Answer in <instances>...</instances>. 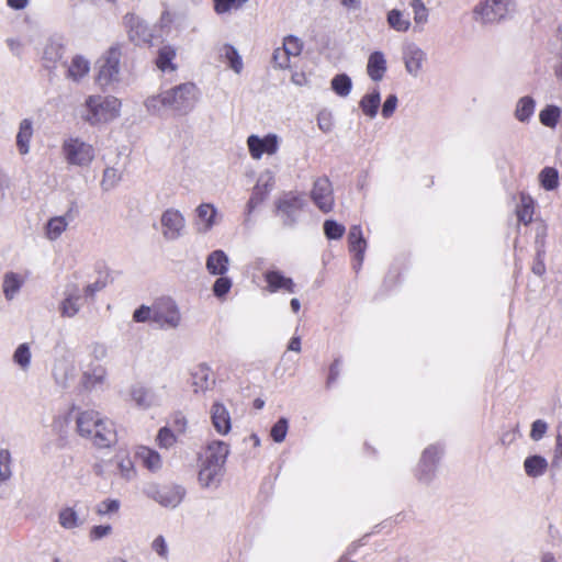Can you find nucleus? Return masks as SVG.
Returning <instances> with one entry per match:
<instances>
[{
	"mask_svg": "<svg viewBox=\"0 0 562 562\" xmlns=\"http://www.w3.org/2000/svg\"><path fill=\"white\" fill-rule=\"evenodd\" d=\"M121 101L113 95H89L85 101L86 113L82 115L91 126L109 123L120 116Z\"/></svg>",
	"mask_w": 562,
	"mask_h": 562,
	"instance_id": "nucleus-1",
	"label": "nucleus"
},
{
	"mask_svg": "<svg viewBox=\"0 0 562 562\" xmlns=\"http://www.w3.org/2000/svg\"><path fill=\"white\" fill-rule=\"evenodd\" d=\"M61 155L67 165L77 168H89L95 159V148L79 136H70L61 143Z\"/></svg>",
	"mask_w": 562,
	"mask_h": 562,
	"instance_id": "nucleus-2",
	"label": "nucleus"
},
{
	"mask_svg": "<svg viewBox=\"0 0 562 562\" xmlns=\"http://www.w3.org/2000/svg\"><path fill=\"white\" fill-rule=\"evenodd\" d=\"M276 215L284 226L293 227L299 223L301 213L306 206V199L303 193L295 191L283 192L274 202Z\"/></svg>",
	"mask_w": 562,
	"mask_h": 562,
	"instance_id": "nucleus-3",
	"label": "nucleus"
},
{
	"mask_svg": "<svg viewBox=\"0 0 562 562\" xmlns=\"http://www.w3.org/2000/svg\"><path fill=\"white\" fill-rule=\"evenodd\" d=\"M122 52L120 46L110 47L105 54L97 61V85L105 89L120 81V64Z\"/></svg>",
	"mask_w": 562,
	"mask_h": 562,
	"instance_id": "nucleus-4",
	"label": "nucleus"
},
{
	"mask_svg": "<svg viewBox=\"0 0 562 562\" xmlns=\"http://www.w3.org/2000/svg\"><path fill=\"white\" fill-rule=\"evenodd\" d=\"M199 94V88L192 82H184L168 89V110L179 115H186L194 109Z\"/></svg>",
	"mask_w": 562,
	"mask_h": 562,
	"instance_id": "nucleus-5",
	"label": "nucleus"
},
{
	"mask_svg": "<svg viewBox=\"0 0 562 562\" xmlns=\"http://www.w3.org/2000/svg\"><path fill=\"white\" fill-rule=\"evenodd\" d=\"M442 454L443 446L440 443H434L424 449L415 469V479L419 484L429 486L435 481Z\"/></svg>",
	"mask_w": 562,
	"mask_h": 562,
	"instance_id": "nucleus-6",
	"label": "nucleus"
},
{
	"mask_svg": "<svg viewBox=\"0 0 562 562\" xmlns=\"http://www.w3.org/2000/svg\"><path fill=\"white\" fill-rule=\"evenodd\" d=\"M154 324L164 330L180 326L181 313L171 297L162 296L154 301Z\"/></svg>",
	"mask_w": 562,
	"mask_h": 562,
	"instance_id": "nucleus-7",
	"label": "nucleus"
},
{
	"mask_svg": "<svg viewBox=\"0 0 562 562\" xmlns=\"http://www.w3.org/2000/svg\"><path fill=\"white\" fill-rule=\"evenodd\" d=\"M187 222L183 214L173 207L165 210L160 216V232L166 241H176L186 233Z\"/></svg>",
	"mask_w": 562,
	"mask_h": 562,
	"instance_id": "nucleus-8",
	"label": "nucleus"
},
{
	"mask_svg": "<svg viewBox=\"0 0 562 562\" xmlns=\"http://www.w3.org/2000/svg\"><path fill=\"white\" fill-rule=\"evenodd\" d=\"M510 0H484L473 10L474 20L484 24L504 19L509 10Z\"/></svg>",
	"mask_w": 562,
	"mask_h": 562,
	"instance_id": "nucleus-9",
	"label": "nucleus"
},
{
	"mask_svg": "<svg viewBox=\"0 0 562 562\" xmlns=\"http://www.w3.org/2000/svg\"><path fill=\"white\" fill-rule=\"evenodd\" d=\"M146 494L167 508L178 507L186 496V490L181 485H151L146 490Z\"/></svg>",
	"mask_w": 562,
	"mask_h": 562,
	"instance_id": "nucleus-10",
	"label": "nucleus"
},
{
	"mask_svg": "<svg viewBox=\"0 0 562 562\" xmlns=\"http://www.w3.org/2000/svg\"><path fill=\"white\" fill-rule=\"evenodd\" d=\"M281 138L274 134L269 133L263 137L256 134H251L247 137V146L250 157L255 160H259L262 156H272L278 153L280 148Z\"/></svg>",
	"mask_w": 562,
	"mask_h": 562,
	"instance_id": "nucleus-11",
	"label": "nucleus"
},
{
	"mask_svg": "<svg viewBox=\"0 0 562 562\" xmlns=\"http://www.w3.org/2000/svg\"><path fill=\"white\" fill-rule=\"evenodd\" d=\"M402 59L406 72L416 78L423 71L427 55L415 42L406 41L402 45Z\"/></svg>",
	"mask_w": 562,
	"mask_h": 562,
	"instance_id": "nucleus-12",
	"label": "nucleus"
},
{
	"mask_svg": "<svg viewBox=\"0 0 562 562\" xmlns=\"http://www.w3.org/2000/svg\"><path fill=\"white\" fill-rule=\"evenodd\" d=\"M128 38L136 45L150 44L154 37L150 26L134 13H127L123 18Z\"/></svg>",
	"mask_w": 562,
	"mask_h": 562,
	"instance_id": "nucleus-13",
	"label": "nucleus"
},
{
	"mask_svg": "<svg viewBox=\"0 0 562 562\" xmlns=\"http://www.w3.org/2000/svg\"><path fill=\"white\" fill-rule=\"evenodd\" d=\"M311 199L322 212L328 213L333 210L335 200L333 186L328 178L321 177L314 181Z\"/></svg>",
	"mask_w": 562,
	"mask_h": 562,
	"instance_id": "nucleus-14",
	"label": "nucleus"
},
{
	"mask_svg": "<svg viewBox=\"0 0 562 562\" xmlns=\"http://www.w3.org/2000/svg\"><path fill=\"white\" fill-rule=\"evenodd\" d=\"M76 215L77 206L72 203L64 215L50 217L44 227L45 237L50 241L59 239Z\"/></svg>",
	"mask_w": 562,
	"mask_h": 562,
	"instance_id": "nucleus-15",
	"label": "nucleus"
},
{
	"mask_svg": "<svg viewBox=\"0 0 562 562\" xmlns=\"http://www.w3.org/2000/svg\"><path fill=\"white\" fill-rule=\"evenodd\" d=\"M82 306V291L77 284H69L64 291V299L59 303V313L63 317H75Z\"/></svg>",
	"mask_w": 562,
	"mask_h": 562,
	"instance_id": "nucleus-16",
	"label": "nucleus"
},
{
	"mask_svg": "<svg viewBox=\"0 0 562 562\" xmlns=\"http://www.w3.org/2000/svg\"><path fill=\"white\" fill-rule=\"evenodd\" d=\"M130 396L140 409H149L161 404V398L154 389L139 383L131 386Z\"/></svg>",
	"mask_w": 562,
	"mask_h": 562,
	"instance_id": "nucleus-17",
	"label": "nucleus"
},
{
	"mask_svg": "<svg viewBox=\"0 0 562 562\" xmlns=\"http://www.w3.org/2000/svg\"><path fill=\"white\" fill-rule=\"evenodd\" d=\"M91 432L87 438L99 448H108L116 441V431L113 423L102 416H100V423H98L94 431Z\"/></svg>",
	"mask_w": 562,
	"mask_h": 562,
	"instance_id": "nucleus-18",
	"label": "nucleus"
},
{
	"mask_svg": "<svg viewBox=\"0 0 562 562\" xmlns=\"http://www.w3.org/2000/svg\"><path fill=\"white\" fill-rule=\"evenodd\" d=\"M210 415L215 431L226 436L232 429V418L227 407L221 402H214L210 408Z\"/></svg>",
	"mask_w": 562,
	"mask_h": 562,
	"instance_id": "nucleus-19",
	"label": "nucleus"
},
{
	"mask_svg": "<svg viewBox=\"0 0 562 562\" xmlns=\"http://www.w3.org/2000/svg\"><path fill=\"white\" fill-rule=\"evenodd\" d=\"M215 383L211 368L206 363H200L191 371V386L194 393H204L211 390Z\"/></svg>",
	"mask_w": 562,
	"mask_h": 562,
	"instance_id": "nucleus-20",
	"label": "nucleus"
},
{
	"mask_svg": "<svg viewBox=\"0 0 562 562\" xmlns=\"http://www.w3.org/2000/svg\"><path fill=\"white\" fill-rule=\"evenodd\" d=\"M265 281L267 282V290L270 293L278 291H285L288 293H295L296 285L291 278L285 277L279 270H267L263 274Z\"/></svg>",
	"mask_w": 562,
	"mask_h": 562,
	"instance_id": "nucleus-21",
	"label": "nucleus"
},
{
	"mask_svg": "<svg viewBox=\"0 0 562 562\" xmlns=\"http://www.w3.org/2000/svg\"><path fill=\"white\" fill-rule=\"evenodd\" d=\"M215 52L221 61H224L237 75L243 71L244 63L238 50L231 44H218L215 46Z\"/></svg>",
	"mask_w": 562,
	"mask_h": 562,
	"instance_id": "nucleus-22",
	"label": "nucleus"
},
{
	"mask_svg": "<svg viewBox=\"0 0 562 562\" xmlns=\"http://www.w3.org/2000/svg\"><path fill=\"white\" fill-rule=\"evenodd\" d=\"M273 177L268 173V178L263 181V176L258 179L255 186L251 196L246 205L247 214L250 215L266 199L270 190L272 189Z\"/></svg>",
	"mask_w": 562,
	"mask_h": 562,
	"instance_id": "nucleus-23",
	"label": "nucleus"
},
{
	"mask_svg": "<svg viewBox=\"0 0 562 562\" xmlns=\"http://www.w3.org/2000/svg\"><path fill=\"white\" fill-rule=\"evenodd\" d=\"M229 263L227 254L222 249H216L207 255L205 268L211 276H222L228 272Z\"/></svg>",
	"mask_w": 562,
	"mask_h": 562,
	"instance_id": "nucleus-24",
	"label": "nucleus"
},
{
	"mask_svg": "<svg viewBox=\"0 0 562 562\" xmlns=\"http://www.w3.org/2000/svg\"><path fill=\"white\" fill-rule=\"evenodd\" d=\"M198 223L196 229L199 233H209L216 224L217 209L212 203H201L195 209Z\"/></svg>",
	"mask_w": 562,
	"mask_h": 562,
	"instance_id": "nucleus-25",
	"label": "nucleus"
},
{
	"mask_svg": "<svg viewBox=\"0 0 562 562\" xmlns=\"http://www.w3.org/2000/svg\"><path fill=\"white\" fill-rule=\"evenodd\" d=\"M387 71V61L385 55L381 50L372 52L368 57L367 75L374 81H381Z\"/></svg>",
	"mask_w": 562,
	"mask_h": 562,
	"instance_id": "nucleus-26",
	"label": "nucleus"
},
{
	"mask_svg": "<svg viewBox=\"0 0 562 562\" xmlns=\"http://www.w3.org/2000/svg\"><path fill=\"white\" fill-rule=\"evenodd\" d=\"M136 458L148 471L156 473L162 469L164 460L160 453L147 446H139L135 451Z\"/></svg>",
	"mask_w": 562,
	"mask_h": 562,
	"instance_id": "nucleus-27",
	"label": "nucleus"
},
{
	"mask_svg": "<svg viewBox=\"0 0 562 562\" xmlns=\"http://www.w3.org/2000/svg\"><path fill=\"white\" fill-rule=\"evenodd\" d=\"M224 472V467L202 462L199 471V482L203 487L218 486Z\"/></svg>",
	"mask_w": 562,
	"mask_h": 562,
	"instance_id": "nucleus-28",
	"label": "nucleus"
},
{
	"mask_svg": "<svg viewBox=\"0 0 562 562\" xmlns=\"http://www.w3.org/2000/svg\"><path fill=\"white\" fill-rule=\"evenodd\" d=\"M228 453L229 448L227 443L221 440H213L207 445L205 457L202 462L224 467Z\"/></svg>",
	"mask_w": 562,
	"mask_h": 562,
	"instance_id": "nucleus-29",
	"label": "nucleus"
},
{
	"mask_svg": "<svg viewBox=\"0 0 562 562\" xmlns=\"http://www.w3.org/2000/svg\"><path fill=\"white\" fill-rule=\"evenodd\" d=\"M100 416L99 412L92 409L80 412L76 418L79 435L85 438L91 435V431H94L98 423H100Z\"/></svg>",
	"mask_w": 562,
	"mask_h": 562,
	"instance_id": "nucleus-30",
	"label": "nucleus"
},
{
	"mask_svg": "<svg viewBox=\"0 0 562 562\" xmlns=\"http://www.w3.org/2000/svg\"><path fill=\"white\" fill-rule=\"evenodd\" d=\"M33 134V121L31 119H23L19 124V131L15 137V143L20 155L24 156L30 153V145Z\"/></svg>",
	"mask_w": 562,
	"mask_h": 562,
	"instance_id": "nucleus-31",
	"label": "nucleus"
},
{
	"mask_svg": "<svg viewBox=\"0 0 562 562\" xmlns=\"http://www.w3.org/2000/svg\"><path fill=\"white\" fill-rule=\"evenodd\" d=\"M89 71L90 61L82 55H76L67 67L66 77L74 82H79L89 74Z\"/></svg>",
	"mask_w": 562,
	"mask_h": 562,
	"instance_id": "nucleus-32",
	"label": "nucleus"
},
{
	"mask_svg": "<svg viewBox=\"0 0 562 562\" xmlns=\"http://www.w3.org/2000/svg\"><path fill=\"white\" fill-rule=\"evenodd\" d=\"M536 101L530 95H525L518 99L514 116L520 123H529L535 114Z\"/></svg>",
	"mask_w": 562,
	"mask_h": 562,
	"instance_id": "nucleus-33",
	"label": "nucleus"
},
{
	"mask_svg": "<svg viewBox=\"0 0 562 562\" xmlns=\"http://www.w3.org/2000/svg\"><path fill=\"white\" fill-rule=\"evenodd\" d=\"M177 56V50L171 45H164L158 49L156 66L161 71H175L177 69V65L173 63Z\"/></svg>",
	"mask_w": 562,
	"mask_h": 562,
	"instance_id": "nucleus-34",
	"label": "nucleus"
},
{
	"mask_svg": "<svg viewBox=\"0 0 562 562\" xmlns=\"http://www.w3.org/2000/svg\"><path fill=\"white\" fill-rule=\"evenodd\" d=\"M381 103V94L378 88H373L370 93L364 94L360 102L359 108L370 119H374Z\"/></svg>",
	"mask_w": 562,
	"mask_h": 562,
	"instance_id": "nucleus-35",
	"label": "nucleus"
},
{
	"mask_svg": "<svg viewBox=\"0 0 562 562\" xmlns=\"http://www.w3.org/2000/svg\"><path fill=\"white\" fill-rule=\"evenodd\" d=\"M548 469V461L539 454L529 456L524 461V470L529 477L542 476Z\"/></svg>",
	"mask_w": 562,
	"mask_h": 562,
	"instance_id": "nucleus-36",
	"label": "nucleus"
},
{
	"mask_svg": "<svg viewBox=\"0 0 562 562\" xmlns=\"http://www.w3.org/2000/svg\"><path fill=\"white\" fill-rule=\"evenodd\" d=\"M387 25L400 33H406L411 26V20L407 14L398 9H392L386 14Z\"/></svg>",
	"mask_w": 562,
	"mask_h": 562,
	"instance_id": "nucleus-37",
	"label": "nucleus"
},
{
	"mask_svg": "<svg viewBox=\"0 0 562 562\" xmlns=\"http://www.w3.org/2000/svg\"><path fill=\"white\" fill-rule=\"evenodd\" d=\"M58 522L64 529L71 530L81 527L85 520L74 507L67 506L59 510Z\"/></svg>",
	"mask_w": 562,
	"mask_h": 562,
	"instance_id": "nucleus-38",
	"label": "nucleus"
},
{
	"mask_svg": "<svg viewBox=\"0 0 562 562\" xmlns=\"http://www.w3.org/2000/svg\"><path fill=\"white\" fill-rule=\"evenodd\" d=\"M24 283L23 278L15 272H8L4 274L2 290L3 295L8 301H11L20 292Z\"/></svg>",
	"mask_w": 562,
	"mask_h": 562,
	"instance_id": "nucleus-39",
	"label": "nucleus"
},
{
	"mask_svg": "<svg viewBox=\"0 0 562 562\" xmlns=\"http://www.w3.org/2000/svg\"><path fill=\"white\" fill-rule=\"evenodd\" d=\"M106 375V370L101 364L90 366L83 372V385L86 389H93L97 385L103 383Z\"/></svg>",
	"mask_w": 562,
	"mask_h": 562,
	"instance_id": "nucleus-40",
	"label": "nucleus"
},
{
	"mask_svg": "<svg viewBox=\"0 0 562 562\" xmlns=\"http://www.w3.org/2000/svg\"><path fill=\"white\" fill-rule=\"evenodd\" d=\"M535 202L531 196L521 193L520 202L516 209L518 222L527 225L532 221Z\"/></svg>",
	"mask_w": 562,
	"mask_h": 562,
	"instance_id": "nucleus-41",
	"label": "nucleus"
},
{
	"mask_svg": "<svg viewBox=\"0 0 562 562\" xmlns=\"http://www.w3.org/2000/svg\"><path fill=\"white\" fill-rule=\"evenodd\" d=\"M562 115V110L554 104H549L539 113V121L549 128H555Z\"/></svg>",
	"mask_w": 562,
	"mask_h": 562,
	"instance_id": "nucleus-42",
	"label": "nucleus"
},
{
	"mask_svg": "<svg viewBox=\"0 0 562 562\" xmlns=\"http://www.w3.org/2000/svg\"><path fill=\"white\" fill-rule=\"evenodd\" d=\"M167 99V90H165L156 95L148 97L144 104L149 113L159 114L162 110H168Z\"/></svg>",
	"mask_w": 562,
	"mask_h": 562,
	"instance_id": "nucleus-43",
	"label": "nucleus"
},
{
	"mask_svg": "<svg viewBox=\"0 0 562 562\" xmlns=\"http://www.w3.org/2000/svg\"><path fill=\"white\" fill-rule=\"evenodd\" d=\"M13 362L20 367L21 370L26 371L31 364V348L27 342L20 344L13 352Z\"/></svg>",
	"mask_w": 562,
	"mask_h": 562,
	"instance_id": "nucleus-44",
	"label": "nucleus"
},
{
	"mask_svg": "<svg viewBox=\"0 0 562 562\" xmlns=\"http://www.w3.org/2000/svg\"><path fill=\"white\" fill-rule=\"evenodd\" d=\"M367 246V240L364 238L349 244V251L353 255L352 267L356 272H358L362 267Z\"/></svg>",
	"mask_w": 562,
	"mask_h": 562,
	"instance_id": "nucleus-45",
	"label": "nucleus"
},
{
	"mask_svg": "<svg viewBox=\"0 0 562 562\" xmlns=\"http://www.w3.org/2000/svg\"><path fill=\"white\" fill-rule=\"evenodd\" d=\"M217 279L212 285V292L214 296L218 300H224L226 295L229 293L233 286L232 278L226 274L216 276Z\"/></svg>",
	"mask_w": 562,
	"mask_h": 562,
	"instance_id": "nucleus-46",
	"label": "nucleus"
},
{
	"mask_svg": "<svg viewBox=\"0 0 562 562\" xmlns=\"http://www.w3.org/2000/svg\"><path fill=\"white\" fill-rule=\"evenodd\" d=\"M351 88H352L351 79L346 74L336 75L331 79V89L339 97H347V95H349V93L351 91Z\"/></svg>",
	"mask_w": 562,
	"mask_h": 562,
	"instance_id": "nucleus-47",
	"label": "nucleus"
},
{
	"mask_svg": "<svg viewBox=\"0 0 562 562\" xmlns=\"http://www.w3.org/2000/svg\"><path fill=\"white\" fill-rule=\"evenodd\" d=\"M156 443L161 449H170L177 443V435L171 428L161 427L156 436Z\"/></svg>",
	"mask_w": 562,
	"mask_h": 562,
	"instance_id": "nucleus-48",
	"label": "nucleus"
},
{
	"mask_svg": "<svg viewBox=\"0 0 562 562\" xmlns=\"http://www.w3.org/2000/svg\"><path fill=\"white\" fill-rule=\"evenodd\" d=\"M539 178L541 186L548 191L554 190L559 184V173L557 169L552 167L543 168L539 175Z\"/></svg>",
	"mask_w": 562,
	"mask_h": 562,
	"instance_id": "nucleus-49",
	"label": "nucleus"
},
{
	"mask_svg": "<svg viewBox=\"0 0 562 562\" xmlns=\"http://www.w3.org/2000/svg\"><path fill=\"white\" fill-rule=\"evenodd\" d=\"M121 179L122 176L117 169L113 167L105 168L101 180L102 190L110 191L114 189L119 184Z\"/></svg>",
	"mask_w": 562,
	"mask_h": 562,
	"instance_id": "nucleus-50",
	"label": "nucleus"
},
{
	"mask_svg": "<svg viewBox=\"0 0 562 562\" xmlns=\"http://www.w3.org/2000/svg\"><path fill=\"white\" fill-rule=\"evenodd\" d=\"M409 7L414 12V22L416 26L425 25L428 22L429 13L423 0H411Z\"/></svg>",
	"mask_w": 562,
	"mask_h": 562,
	"instance_id": "nucleus-51",
	"label": "nucleus"
},
{
	"mask_svg": "<svg viewBox=\"0 0 562 562\" xmlns=\"http://www.w3.org/2000/svg\"><path fill=\"white\" fill-rule=\"evenodd\" d=\"M249 0H213L214 11L217 14H225L232 10L241 9Z\"/></svg>",
	"mask_w": 562,
	"mask_h": 562,
	"instance_id": "nucleus-52",
	"label": "nucleus"
},
{
	"mask_svg": "<svg viewBox=\"0 0 562 562\" xmlns=\"http://www.w3.org/2000/svg\"><path fill=\"white\" fill-rule=\"evenodd\" d=\"M64 48L59 43L50 42L44 48L43 58L46 63L55 65L63 57Z\"/></svg>",
	"mask_w": 562,
	"mask_h": 562,
	"instance_id": "nucleus-53",
	"label": "nucleus"
},
{
	"mask_svg": "<svg viewBox=\"0 0 562 562\" xmlns=\"http://www.w3.org/2000/svg\"><path fill=\"white\" fill-rule=\"evenodd\" d=\"M282 47L291 57H297L302 53L303 42L294 35H288L284 37Z\"/></svg>",
	"mask_w": 562,
	"mask_h": 562,
	"instance_id": "nucleus-54",
	"label": "nucleus"
},
{
	"mask_svg": "<svg viewBox=\"0 0 562 562\" xmlns=\"http://www.w3.org/2000/svg\"><path fill=\"white\" fill-rule=\"evenodd\" d=\"M345 226L334 220H326L324 222V233L328 239H339L345 234Z\"/></svg>",
	"mask_w": 562,
	"mask_h": 562,
	"instance_id": "nucleus-55",
	"label": "nucleus"
},
{
	"mask_svg": "<svg viewBox=\"0 0 562 562\" xmlns=\"http://www.w3.org/2000/svg\"><path fill=\"white\" fill-rule=\"evenodd\" d=\"M289 422L286 418L281 417L271 428L270 435L273 441L282 442L288 434Z\"/></svg>",
	"mask_w": 562,
	"mask_h": 562,
	"instance_id": "nucleus-56",
	"label": "nucleus"
},
{
	"mask_svg": "<svg viewBox=\"0 0 562 562\" xmlns=\"http://www.w3.org/2000/svg\"><path fill=\"white\" fill-rule=\"evenodd\" d=\"M11 454L7 449L0 450V480L2 482L9 480L12 475L11 472Z\"/></svg>",
	"mask_w": 562,
	"mask_h": 562,
	"instance_id": "nucleus-57",
	"label": "nucleus"
},
{
	"mask_svg": "<svg viewBox=\"0 0 562 562\" xmlns=\"http://www.w3.org/2000/svg\"><path fill=\"white\" fill-rule=\"evenodd\" d=\"M133 321L135 323H154V303L150 306L143 304L136 308L133 313Z\"/></svg>",
	"mask_w": 562,
	"mask_h": 562,
	"instance_id": "nucleus-58",
	"label": "nucleus"
},
{
	"mask_svg": "<svg viewBox=\"0 0 562 562\" xmlns=\"http://www.w3.org/2000/svg\"><path fill=\"white\" fill-rule=\"evenodd\" d=\"M120 505L117 499H104L95 506V513L100 516L114 514L120 509Z\"/></svg>",
	"mask_w": 562,
	"mask_h": 562,
	"instance_id": "nucleus-59",
	"label": "nucleus"
},
{
	"mask_svg": "<svg viewBox=\"0 0 562 562\" xmlns=\"http://www.w3.org/2000/svg\"><path fill=\"white\" fill-rule=\"evenodd\" d=\"M290 58L291 56L285 53L283 47L276 48L272 55L274 66L280 69H286L290 67Z\"/></svg>",
	"mask_w": 562,
	"mask_h": 562,
	"instance_id": "nucleus-60",
	"label": "nucleus"
},
{
	"mask_svg": "<svg viewBox=\"0 0 562 562\" xmlns=\"http://www.w3.org/2000/svg\"><path fill=\"white\" fill-rule=\"evenodd\" d=\"M112 533V526L110 525H98L93 526L89 531V539L91 541L101 540Z\"/></svg>",
	"mask_w": 562,
	"mask_h": 562,
	"instance_id": "nucleus-61",
	"label": "nucleus"
},
{
	"mask_svg": "<svg viewBox=\"0 0 562 562\" xmlns=\"http://www.w3.org/2000/svg\"><path fill=\"white\" fill-rule=\"evenodd\" d=\"M89 355L97 361H101L108 357V347L103 342L94 341L89 346Z\"/></svg>",
	"mask_w": 562,
	"mask_h": 562,
	"instance_id": "nucleus-62",
	"label": "nucleus"
},
{
	"mask_svg": "<svg viewBox=\"0 0 562 562\" xmlns=\"http://www.w3.org/2000/svg\"><path fill=\"white\" fill-rule=\"evenodd\" d=\"M548 430V424L543 419H537L531 425L530 438L535 441L541 440Z\"/></svg>",
	"mask_w": 562,
	"mask_h": 562,
	"instance_id": "nucleus-63",
	"label": "nucleus"
},
{
	"mask_svg": "<svg viewBox=\"0 0 562 562\" xmlns=\"http://www.w3.org/2000/svg\"><path fill=\"white\" fill-rule=\"evenodd\" d=\"M397 103H398V99H397L396 94L387 95V98L385 99V101L382 105V112H381L382 116L384 119H390L394 114V112L397 108Z\"/></svg>",
	"mask_w": 562,
	"mask_h": 562,
	"instance_id": "nucleus-64",
	"label": "nucleus"
}]
</instances>
